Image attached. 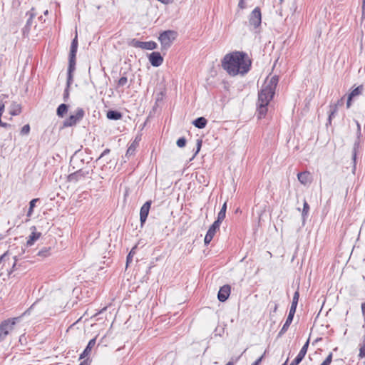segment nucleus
I'll return each instance as SVG.
<instances>
[{
    "instance_id": "obj_3",
    "label": "nucleus",
    "mask_w": 365,
    "mask_h": 365,
    "mask_svg": "<svg viewBox=\"0 0 365 365\" xmlns=\"http://www.w3.org/2000/svg\"><path fill=\"white\" fill-rule=\"evenodd\" d=\"M274 95V92L270 91L263 86H262L258 93V101L257 104L258 118H264L266 115L268 110L267 106L272 100Z\"/></svg>"
},
{
    "instance_id": "obj_20",
    "label": "nucleus",
    "mask_w": 365,
    "mask_h": 365,
    "mask_svg": "<svg viewBox=\"0 0 365 365\" xmlns=\"http://www.w3.org/2000/svg\"><path fill=\"white\" fill-rule=\"evenodd\" d=\"M207 120L204 117H199L193 121V125L200 129L204 128L207 125Z\"/></svg>"
},
{
    "instance_id": "obj_13",
    "label": "nucleus",
    "mask_w": 365,
    "mask_h": 365,
    "mask_svg": "<svg viewBox=\"0 0 365 365\" xmlns=\"http://www.w3.org/2000/svg\"><path fill=\"white\" fill-rule=\"evenodd\" d=\"M230 286L228 284L221 287L217 294L218 300L221 302H225L230 294Z\"/></svg>"
},
{
    "instance_id": "obj_35",
    "label": "nucleus",
    "mask_w": 365,
    "mask_h": 365,
    "mask_svg": "<svg viewBox=\"0 0 365 365\" xmlns=\"http://www.w3.org/2000/svg\"><path fill=\"white\" fill-rule=\"evenodd\" d=\"M309 210V205L306 201H304V205H303V210H302L303 218H304L305 216L307 215Z\"/></svg>"
},
{
    "instance_id": "obj_8",
    "label": "nucleus",
    "mask_w": 365,
    "mask_h": 365,
    "mask_svg": "<svg viewBox=\"0 0 365 365\" xmlns=\"http://www.w3.org/2000/svg\"><path fill=\"white\" fill-rule=\"evenodd\" d=\"M15 322L10 319L4 321L0 324V342L2 341L9 334V329H11Z\"/></svg>"
},
{
    "instance_id": "obj_37",
    "label": "nucleus",
    "mask_w": 365,
    "mask_h": 365,
    "mask_svg": "<svg viewBox=\"0 0 365 365\" xmlns=\"http://www.w3.org/2000/svg\"><path fill=\"white\" fill-rule=\"evenodd\" d=\"M30 132V125L26 124L24 125L21 130V134L22 135H28Z\"/></svg>"
},
{
    "instance_id": "obj_52",
    "label": "nucleus",
    "mask_w": 365,
    "mask_h": 365,
    "mask_svg": "<svg viewBox=\"0 0 365 365\" xmlns=\"http://www.w3.org/2000/svg\"><path fill=\"white\" fill-rule=\"evenodd\" d=\"M14 260H15V262H14V263L13 264V267H12L13 269L16 267V261H17L16 257H14Z\"/></svg>"
},
{
    "instance_id": "obj_53",
    "label": "nucleus",
    "mask_w": 365,
    "mask_h": 365,
    "mask_svg": "<svg viewBox=\"0 0 365 365\" xmlns=\"http://www.w3.org/2000/svg\"><path fill=\"white\" fill-rule=\"evenodd\" d=\"M226 365H234L232 361H229Z\"/></svg>"
},
{
    "instance_id": "obj_15",
    "label": "nucleus",
    "mask_w": 365,
    "mask_h": 365,
    "mask_svg": "<svg viewBox=\"0 0 365 365\" xmlns=\"http://www.w3.org/2000/svg\"><path fill=\"white\" fill-rule=\"evenodd\" d=\"M279 81V78L277 76H273L269 81H266L263 86L269 89L270 91L274 92L275 93V89L277 86Z\"/></svg>"
},
{
    "instance_id": "obj_27",
    "label": "nucleus",
    "mask_w": 365,
    "mask_h": 365,
    "mask_svg": "<svg viewBox=\"0 0 365 365\" xmlns=\"http://www.w3.org/2000/svg\"><path fill=\"white\" fill-rule=\"evenodd\" d=\"M137 145L138 143L135 141L133 142L126 151L125 157L129 158L133 155L136 150Z\"/></svg>"
},
{
    "instance_id": "obj_18",
    "label": "nucleus",
    "mask_w": 365,
    "mask_h": 365,
    "mask_svg": "<svg viewBox=\"0 0 365 365\" xmlns=\"http://www.w3.org/2000/svg\"><path fill=\"white\" fill-rule=\"evenodd\" d=\"M299 181L303 184L307 185L311 182V176L309 172H302L297 175Z\"/></svg>"
},
{
    "instance_id": "obj_38",
    "label": "nucleus",
    "mask_w": 365,
    "mask_h": 365,
    "mask_svg": "<svg viewBox=\"0 0 365 365\" xmlns=\"http://www.w3.org/2000/svg\"><path fill=\"white\" fill-rule=\"evenodd\" d=\"M332 356H333V354L332 353H330L327 356V358L325 359V360L321 364V365H330L331 361H332Z\"/></svg>"
},
{
    "instance_id": "obj_4",
    "label": "nucleus",
    "mask_w": 365,
    "mask_h": 365,
    "mask_svg": "<svg viewBox=\"0 0 365 365\" xmlns=\"http://www.w3.org/2000/svg\"><path fill=\"white\" fill-rule=\"evenodd\" d=\"M299 298V293L298 291H296L293 296L292 302V305H291L289 311L288 317H287L286 322L284 324L282 328L281 329V330L279 331V332L278 334L279 336H281L287 331V329H289V327L290 326L291 323L292 322L294 314L296 312V309H297V306L298 304Z\"/></svg>"
},
{
    "instance_id": "obj_32",
    "label": "nucleus",
    "mask_w": 365,
    "mask_h": 365,
    "mask_svg": "<svg viewBox=\"0 0 365 365\" xmlns=\"http://www.w3.org/2000/svg\"><path fill=\"white\" fill-rule=\"evenodd\" d=\"M38 200V199H33L29 202V209L27 213V216H31L33 212V209L36 205V202Z\"/></svg>"
},
{
    "instance_id": "obj_1",
    "label": "nucleus",
    "mask_w": 365,
    "mask_h": 365,
    "mask_svg": "<svg viewBox=\"0 0 365 365\" xmlns=\"http://www.w3.org/2000/svg\"><path fill=\"white\" fill-rule=\"evenodd\" d=\"M251 61L242 51H235L225 56L222 61V68L230 75H245L250 70Z\"/></svg>"
},
{
    "instance_id": "obj_22",
    "label": "nucleus",
    "mask_w": 365,
    "mask_h": 365,
    "mask_svg": "<svg viewBox=\"0 0 365 365\" xmlns=\"http://www.w3.org/2000/svg\"><path fill=\"white\" fill-rule=\"evenodd\" d=\"M107 118L110 120H119L122 118V114L119 111L117 110H108L107 112Z\"/></svg>"
},
{
    "instance_id": "obj_42",
    "label": "nucleus",
    "mask_w": 365,
    "mask_h": 365,
    "mask_svg": "<svg viewBox=\"0 0 365 365\" xmlns=\"http://www.w3.org/2000/svg\"><path fill=\"white\" fill-rule=\"evenodd\" d=\"M89 354L90 353L87 350L84 349L83 353L80 355V359L87 357Z\"/></svg>"
},
{
    "instance_id": "obj_24",
    "label": "nucleus",
    "mask_w": 365,
    "mask_h": 365,
    "mask_svg": "<svg viewBox=\"0 0 365 365\" xmlns=\"http://www.w3.org/2000/svg\"><path fill=\"white\" fill-rule=\"evenodd\" d=\"M21 112V107L19 104L14 103L11 105V110H10V114L11 115H17L20 114Z\"/></svg>"
},
{
    "instance_id": "obj_12",
    "label": "nucleus",
    "mask_w": 365,
    "mask_h": 365,
    "mask_svg": "<svg viewBox=\"0 0 365 365\" xmlns=\"http://www.w3.org/2000/svg\"><path fill=\"white\" fill-rule=\"evenodd\" d=\"M149 61L154 67L160 66L163 62V58L159 52H152L149 56Z\"/></svg>"
},
{
    "instance_id": "obj_40",
    "label": "nucleus",
    "mask_w": 365,
    "mask_h": 365,
    "mask_svg": "<svg viewBox=\"0 0 365 365\" xmlns=\"http://www.w3.org/2000/svg\"><path fill=\"white\" fill-rule=\"evenodd\" d=\"M176 144L179 147V148H183L185 144H186V139L185 138H180L177 142H176Z\"/></svg>"
},
{
    "instance_id": "obj_55",
    "label": "nucleus",
    "mask_w": 365,
    "mask_h": 365,
    "mask_svg": "<svg viewBox=\"0 0 365 365\" xmlns=\"http://www.w3.org/2000/svg\"><path fill=\"white\" fill-rule=\"evenodd\" d=\"M288 359L286 360V361L282 365H287Z\"/></svg>"
},
{
    "instance_id": "obj_25",
    "label": "nucleus",
    "mask_w": 365,
    "mask_h": 365,
    "mask_svg": "<svg viewBox=\"0 0 365 365\" xmlns=\"http://www.w3.org/2000/svg\"><path fill=\"white\" fill-rule=\"evenodd\" d=\"M226 210H227V202H225L217 215V220L220 222H222V220L225 218L226 216Z\"/></svg>"
},
{
    "instance_id": "obj_54",
    "label": "nucleus",
    "mask_w": 365,
    "mask_h": 365,
    "mask_svg": "<svg viewBox=\"0 0 365 365\" xmlns=\"http://www.w3.org/2000/svg\"><path fill=\"white\" fill-rule=\"evenodd\" d=\"M48 14V10H46V11H44V14H45V15H47Z\"/></svg>"
},
{
    "instance_id": "obj_26",
    "label": "nucleus",
    "mask_w": 365,
    "mask_h": 365,
    "mask_svg": "<svg viewBox=\"0 0 365 365\" xmlns=\"http://www.w3.org/2000/svg\"><path fill=\"white\" fill-rule=\"evenodd\" d=\"M157 43L154 41H143V48L142 49L145 50H154L157 48Z\"/></svg>"
},
{
    "instance_id": "obj_10",
    "label": "nucleus",
    "mask_w": 365,
    "mask_h": 365,
    "mask_svg": "<svg viewBox=\"0 0 365 365\" xmlns=\"http://www.w3.org/2000/svg\"><path fill=\"white\" fill-rule=\"evenodd\" d=\"M152 201L148 200L146 201L143 206L140 208V221L141 223V225L143 226V224L145 222L148 215L149 214V211L151 207Z\"/></svg>"
},
{
    "instance_id": "obj_29",
    "label": "nucleus",
    "mask_w": 365,
    "mask_h": 365,
    "mask_svg": "<svg viewBox=\"0 0 365 365\" xmlns=\"http://www.w3.org/2000/svg\"><path fill=\"white\" fill-rule=\"evenodd\" d=\"M358 356L359 359H363L365 357V334L363 338V343L360 345Z\"/></svg>"
},
{
    "instance_id": "obj_19",
    "label": "nucleus",
    "mask_w": 365,
    "mask_h": 365,
    "mask_svg": "<svg viewBox=\"0 0 365 365\" xmlns=\"http://www.w3.org/2000/svg\"><path fill=\"white\" fill-rule=\"evenodd\" d=\"M68 106L65 103H61L56 109V114L58 117L63 118L68 112Z\"/></svg>"
},
{
    "instance_id": "obj_41",
    "label": "nucleus",
    "mask_w": 365,
    "mask_h": 365,
    "mask_svg": "<svg viewBox=\"0 0 365 365\" xmlns=\"http://www.w3.org/2000/svg\"><path fill=\"white\" fill-rule=\"evenodd\" d=\"M212 238L213 237L210 235V234L207 233L204 239L205 244L208 245L212 241Z\"/></svg>"
},
{
    "instance_id": "obj_9",
    "label": "nucleus",
    "mask_w": 365,
    "mask_h": 365,
    "mask_svg": "<svg viewBox=\"0 0 365 365\" xmlns=\"http://www.w3.org/2000/svg\"><path fill=\"white\" fill-rule=\"evenodd\" d=\"M89 174L88 171L83 170L82 169H79L78 170L70 174L68 176V180L70 182H77L83 179Z\"/></svg>"
},
{
    "instance_id": "obj_45",
    "label": "nucleus",
    "mask_w": 365,
    "mask_h": 365,
    "mask_svg": "<svg viewBox=\"0 0 365 365\" xmlns=\"http://www.w3.org/2000/svg\"><path fill=\"white\" fill-rule=\"evenodd\" d=\"M110 149L107 148L102 153L101 155H100L99 158H103V156H105L106 155L110 153Z\"/></svg>"
},
{
    "instance_id": "obj_48",
    "label": "nucleus",
    "mask_w": 365,
    "mask_h": 365,
    "mask_svg": "<svg viewBox=\"0 0 365 365\" xmlns=\"http://www.w3.org/2000/svg\"><path fill=\"white\" fill-rule=\"evenodd\" d=\"M277 309L278 304L277 303H274L273 307L271 308L272 312H276Z\"/></svg>"
},
{
    "instance_id": "obj_51",
    "label": "nucleus",
    "mask_w": 365,
    "mask_h": 365,
    "mask_svg": "<svg viewBox=\"0 0 365 365\" xmlns=\"http://www.w3.org/2000/svg\"><path fill=\"white\" fill-rule=\"evenodd\" d=\"M79 365H89L88 362V359L87 360H85L83 361V362H81Z\"/></svg>"
},
{
    "instance_id": "obj_11",
    "label": "nucleus",
    "mask_w": 365,
    "mask_h": 365,
    "mask_svg": "<svg viewBox=\"0 0 365 365\" xmlns=\"http://www.w3.org/2000/svg\"><path fill=\"white\" fill-rule=\"evenodd\" d=\"M309 344V339H307L306 343L304 344V346L302 347L301 350L299 351V354L296 356V358L290 363L289 365H298L304 358L307 349Z\"/></svg>"
},
{
    "instance_id": "obj_49",
    "label": "nucleus",
    "mask_w": 365,
    "mask_h": 365,
    "mask_svg": "<svg viewBox=\"0 0 365 365\" xmlns=\"http://www.w3.org/2000/svg\"><path fill=\"white\" fill-rule=\"evenodd\" d=\"M238 6L240 8V9H244L245 8V5H244V0H240V2L238 4Z\"/></svg>"
},
{
    "instance_id": "obj_47",
    "label": "nucleus",
    "mask_w": 365,
    "mask_h": 365,
    "mask_svg": "<svg viewBox=\"0 0 365 365\" xmlns=\"http://www.w3.org/2000/svg\"><path fill=\"white\" fill-rule=\"evenodd\" d=\"M361 308L362 314L365 317V302L361 304Z\"/></svg>"
},
{
    "instance_id": "obj_34",
    "label": "nucleus",
    "mask_w": 365,
    "mask_h": 365,
    "mask_svg": "<svg viewBox=\"0 0 365 365\" xmlns=\"http://www.w3.org/2000/svg\"><path fill=\"white\" fill-rule=\"evenodd\" d=\"M202 140H200V139H197V140L196 150H195V153L194 155L190 159V160H192L197 155V154L199 153V151L200 150V148H201V146H202Z\"/></svg>"
},
{
    "instance_id": "obj_31",
    "label": "nucleus",
    "mask_w": 365,
    "mask_h": 365,
    "mask_svg": "<svg viewBox=\"0 0 365 365\" xmlns=\"http://www.w3.org/2000/svg\"><path fill=\"white\" fill-rule=\"evenodd\" d=\"M96 338H93V339H91L88 341L85 349L87 350L89 353H91L92 349L96 345Z\"/></svg>"
},
{
    "instance_id": "obj_5",
    "label": "nucleus",
    "mask_w": 365,
    "mask_h": 365,
    "mask_svg": "<svg viewBox=\"0 0 365 365\" xmlns=\"http://www.w3.org/2000/svg\"><path fill=\"white\" fill-rule=\"evenodd\" d=\"M177 36V33L172 30L165 31L160 34L158 40L160 41L162 49L169 48Z\"/></svg>"
},
{
    "instance_id": "obj_43",
    "label": "nucleus",
    "mask_w": 365,
    "mask_h": 365,
    "mask_svg": "<svg viewBox=\"0 0 365 365\" xmlns=\"http://www.w3.org/2000/svg\"><path fill=\"white\" fill-rule=\"evenodd\" d=\"M265 353H264V354L262 356H261L258 359H257L252 365H259L262 359L264 358V356Z\"/></svg>"
},
{
    "instance_id": "obj_50",
    "label": "nucleus",
    "mask_w": 365,
    "mask_h": 365,
    "mask_svg": "<svg viewBox=\"0 0 365 365\" xmlns=\"http://www.w3.org/2000/svg\"><path fill=\"white\" fill-rule=\"evenodd\" d=\"M356 124H357V131H358V133L360 134L361 133L360 124L358 122H356Z\"/></svg>"
},
{
    "instance_id": "obj_2",
    "label": "nucleus",
    "mask_w": 365,
    "mask_h": 365,
    "mask_svg": "<svg viewBox=\"0 0 365 365\" xmlns=\"http://www.w3.org/2000/svg\"><path fill=\"white\" fill-rule=\"evenodd\" d=\"M78 49V38L77 35H76L75 38L73 39L70 48L69 53V61H68V75H67V82H66V88L64 90L63 93V100L65 101H67L69 96L68 89L71 84L73 82V73L76 69V56Z\"/></svg>"
},
{
    "instance_id": "obj_23",
    "label": "nucleus",
    "mask_w": 365,
    "mask_h": 365,
    "mask_svg": "<svg viewBox=\"0 0 365 365\" xmlns=\"http://www.w3.org/2000/svg\"><path fill=\"white\" fill-rule=\"evenodd\" d=\"M221 222L215 220L208 229L207 233L210 234L212 237L215 236L216 231L219 230Z\"/></svg>"
},
{
    "instance_id": "obj_33",
    "label": "nucleus",
    "mask_w": 365,
    "mask_h": 365,
    "mask_svg": "<svg viewBox=\"0 0 365 365\" xmlns=\"http://www.w3.org/2000/svg\"><path fill=\"white\" fill-rule=\"evenodd\" d=\"M135 247H133L130 251V252L128 253V256H127V258H126V267L128 266V264L132 262V260H133V257L134 256V255L135 254Z\"/></svg>"
},
{
    "instance_id": "obj_7",
    "label": "nucleus",
    "mask_w": 365,
    "mask_h": 365,
    "mask_svg": "<svg viewBox=\"0 0 365 365\" xmlns=\"http://www.w3.org/2000/svg\"><path fill=\"white\" fill-rule=\"evenodd\" d=\"M262 22V14L259 7H256L251 12L249 17V24L252 26L255 29L259 27Z\"/></svg>"
},
{
    "instance_id": "obj_6",
    "label": "nucleus",
    "mask_w": 365,
    "mask_h": 365,
    "mask_svg": "<svg viewBox=\"0 0 365 365\" xmlns=\"http://www.w3.org/2000/svg\"><path fill=\"white\" fill-rule=\"evenodd\" d=\"M85 115V111L81 108H78L74 114L71 115L63 122V128L72 127L80 122Z\"/></svg>"
},
{
    "instance_id": "obj_21",
    "label": "nucleus",
    "mask_w": 365,
    "mask_h": 365,
    "mask_svg": "<svg viewBox=\"0 0 365 365\" xmlns=\"http://www.w3.org/2000/svg\"><path fill=\"white\" fill-rule=\"evenodd\" d=\"M41 233L33 231L26 242L27 246H31L40 237Z\"/></svg>"
},
{
    "instance_id": "obj_28",
    "label": "nucleus",
    "mask_w": 365,
    "mask_h": 365,
    "mask_svg": "<svg viewBox=\"0 0 365 365\" xmlns=\"http://www.w3.org/2000/svg\"><path fill=\"white\" fill-rule=\"evenodd\" d=\"M359 148V141L356 140L354 144L353 151H352V160L354 161V168L356 166V155H357V152H358Z\"/></svg>"
},
{
    "instance_id": "obj_30",
    "label": "nucleus",
    "mask_w": 365,
    "mask_h": 365,
    "mask_svg": "<svg viewBox=\"0 0 365 365\" xmlns=\"http://www.w3.org/2000/svg\"><path fill=\"white\" fill-rule=\"evenodd\" d=\"M143 41H140L135 38H133L129 42V45L131 46H133L135 48H143Z\"/></svg>"
},
{
    "instance_id": "obj_39",
    "label": "nucleus",
    "mask_w": 365,
    "mask_h": 365,
    "mask_svg": "<svg viewBox=\"0 0 365 365\" xmlns=\"http://www.w3.org/2000/svg\"><path fill=\"white\" fill-rule=\"evenodd\" d=\"M49 248L44 247L41 250L38 251L37 255L40 257H46L49 252Z\"/></svg>"
},
{
    "instance_id": "obj_16",
    "label": "nucleus",
    "mask_w": 365,
    "mask_h": 365,
    "mask_svg": "<svg viewBox=\"0 0 365 365\" xmlns=\"http://www.w3.org/2000/svg\"><path fill=\"white\" fill-rule=\"evenodd\" d=\"M342 101H343V99L341 98V100L338 101L337 103L330 105L329 114L328 122L327 123V125H328L329 124L330 125L331 123L332 118L335 116L336 113H337L338 105L342 104Z\"/></svg>"
},
{
    "instance_id": "obj_17",
    "label": "nucleus",
    "mask_w": 365,
    "mask_h": 365,
    "mask_svg": "<svg viewBox=\"0 0 365 365\" xmlns=\"http://www.w3.org/2000/svg\"><path fill=\"white\" fill-rule=\"evenodd\" d=\"M363 86H359L356 88H355L349 95L348 96V99H347V102H346V107L349 108L350 106H351V102L352 101V99L361 94L362 91H363Z\"/></svg>"
},
{
    "instance_id": "obj_14",
    "label": "nucleus",
    "mask_w": 365,
    "mask_h": 365,
    "mask_svg": "<svg viewBox=\"0 0 365 365\" xmlns=\"http://www.w3.org/2000/svg\"><path fill=\"white\" fill-rule=\"evenodd\" d=\"M26 16H29V18L26 21L25 26L22 29V33L24 36H28L31 29V27L33 24V19L35 16V14L31 11H28L26 13Z\"/></svg>"
},
{
    "instance_id": "obj_36",
    "label": "nucleus",
    "mask_w": 365,
    "mask_h": 365,
    "mask_svg": "<svg viewBox=\"0 0 365 365\" xmlns=\"http://www.w3.org/2000/svg\"><path fill=\"white\" fill-rule=\"evenodd\" d=\"M128 83V78L125 76H122L118 81V86L123 87Z\"/></svg>"
},
{
    "instance_id": "obj_44",
    "label": "nucleus",
    "mask_w": 365,
    "mask_h": 365,
    "mask_svg": "<svg viewBox=\"0 0 365 365\" xmlns=\"http://www.w3.org/2000/svg\"><path fill=\"white\" fill-rule=\"evenodd\" d=\"M5 105L2 101H0V116L2 115L4 111Z\"/></svg>"
},
{
    "instance_id": "obj_46",
    "label": "nucleus",
    "mask_w": 365,
    "mask_h": 365,
    "mask_svg": "<svg viewBox=\"0 0 365 365\" xmlns=\"http://www.w3.org/2000/svg\"><path fill=\"white\" fill-rule=\"evenodd\" d=\"M8 252H5L0 257V264L2 263V262L5 259L6 257L7 256Z\"/></svg>"
}]
</instances>
